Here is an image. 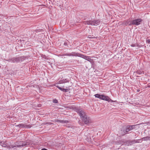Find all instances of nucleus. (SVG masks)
Instances as JSON below:
<instances>
[{"instance_id":"1a4fd4ad","label":"nucleus","mask_w":150,"mask_h":150,"mask_svg":"<svg viewBox=\"0 0 150 150\" xmlns=\"http://www.w3.org/2000/svg\"><path fill=\"white\" fill-rule=\"evenodd\" d=\"M80 57L90 62H91L93 61V60L92 59L89 57L88 56H85L82 54H81Z\"/></svg>"},{"instance_id":"4be33fe9","label":"nucleus","mask_w":150,"mask_h":150,"mask_svg":"<svg viewBox=\"0 0 150 150\" xmlns=\"http://www.w3.org/2000/svg\"><path fill=\"white\" fill-rule=\"evenodd\" d=\"M69 122L68 120H63V123H67Z\"/></svg>"},{"instance_id":"ddd939ff","label":"nucleus","mask_w":150,"mask_h":150,"mask_svg":"<svg viewBox=\"0 0 150 150\" xmlns=\"http://www.w3.org/2000/svg\"><path fill=\"white\" fill-rule=\"evenodd\" d=\"M139 140H140L141 141L150 140V137L147 136L146 137H144L139 139Z\"/></svg>"},{"instance_id":"7ed1b4c3","label":"nucleus","mask_w":150,"mask_h":150,"mask_svg":"<svg viewBox=\"0 0 150 150\" xmlns=\"http://www.w3.org/2000/svg\"><path fill=\"white\" fill-rule=\"evenodd\" d=\"M94 96L96 98L108 102H114L115 101L111 100L108 96H105L103 94H96L94 95Z\"/></svg>"},{"instance_id":"9b49d317","label":"nucleus","mask_w":150,"mask_h":150,"mask_svg":"<svg viewBox=\"0 0 150 150\" xmlns=\"http://www.w3.org/2000/svg\"><path fill=\"white\" fill-rule=\"evenodd\" d=\"M132 130V128L131 126L129 125H127L126 127L124 132L125 133V134L126 133H127L128 132Z\"/></svg>"},{"instance_id":"412c9836","label":"nucleus","mask_w":150,"mask_h":150,"mask_svg":"<svg viewBox=\"0 0 150 150\" xmlns=\"http://www.w3.org/2000/svg\"><path fill=\"white\" fill-rule=\"evenodd\" d=\"M146 42L147 43H148L150 44V39L147 40H146Z\"/></svg>"},{"instance_id":"a211bd4d","label":"nucleus","mask_w":150,"mask_h":150,"mask_svg":"<svg viewBox=\"0 0 150 150\" xmlns=\"http://www.w3.org/2000/svg\"><path fill=\"white\" fill-rule=\"evenodd\" d=\"M139 141H141L140 140H139V139H134L133 140V141L134 142V144L136 143H139L140 142H140Z\"/></svg>"},{"instance_id":"b1692460","label":"nucleus","mask_w":150,"mask_h":150,"mask_svg":"<svg viewBox=\"0 0 150 150\" xmlns=\"http://www.w3.org/2000/svg\"><path fill=\"white\" fill-rule=\"evenodd\" d=\"M59 122L60 123H63V120H58L57 122Z\"/></svg>"},{"instance_id":"4468645a","label":"nucleus","mask_w":150,"mask_h":150,"mask_svg":"<svg viewBox=\"0 0 150 150\" xmlns=\"http://www.w3.org/2000/svg\"><path fill=\"white\" fill-rule=\"evenodd\" d=\"M56 86L57 88L58 89H59L61 91H63L64 92H67V89H64L62 88H61L58 85H56Z\"/></svg>"},{"instance_id":"5701e85b","label":"nucleus","mask_w":150,"mask_h":150,"mask_svg":"<svg viewBox=\"0 0 150 150\" xmlns=\"http://www.w3.org/2000/svg\"><path fill=\"white\" fill-rule=\"evenodd\" d=\"M136 44H132L131 45V46L132 47H134L136 46Z\"/></svg>"},{"instance_id":"393cba45","label":"nucleus","mask_w":150,"mask_h":150,"mask_svg":"<svg viewBox=\"0 0 150 150\" xmlns=\"http://www.w3.org/2000/svg\"><path fill=\"white\" fill-rule=\"evenodd\" d=\"M64 45L65 46H67L68 45V44L67 42H64Z\"/></svg>"},{"instance_id":"20e7f679","label":"nucleus","mask_w":150,"mask_h":150,"mask_svg":"<svg viewBox=\"0 0 150 150\" xmlns=\"http://www.w3.org/2000/svg\"><path fill=\"white\" fill-rule=\"evenodd\" d=\"M85 25H87L93 26H97L100 23V21L98 19L89 20L88 21H85L83 22Z\"/></svg>"},{"instance_id":"f3484780","label":"nucleus","mask_w":150,"mask_h":150,"mask_svg":"<svg viewBox=\"0 0 150 150\" xmlns=\"http://www.w3.org/2000/svg\"><path fill=\"white\" fill-rule=\"evenodd\" d=\"M69 82V80L67 79H63L61 81L62 83H65L68 82Z\"/></svg>"},{"instance_id":"6ab92c4d","label":"nucleus","mask_w":150,"mask_h":150,"mask_svg":"<svg viewBox=\"0 0 150 150\" xmlns=\"http://www.w3.org/2000/svg\"><path fill=\"white\" fill-rule=\"evenodd\" d=\"M61 56H69V53H65L64 52L61 55Z\"/></svg>"},{"instance_id":"6e6552de","label":"nucleus","mask_w":150,"mask_h":150,"mask_svg":"<svg viewBox=\"0 0 150 150\" xmlns=\"http://www.w3.org/2000/svg\"><path fill=\"white\" fill-rule=\"evenodd\" d=\"M91 15L90 14H85L82 16V18L85 21H88L89 20H91L90 17Z\"/></svg>"},{"instance_id":"0eeeda50","label":"nucleus","mask_w":150,"mask_h":150,"mask_svg":"<svg viewBox=\"0 0 150 150\" xmlns=\"http://www.w3.org/2000/svg\"><path fill=\"white\" fill-rule=\"evenodd\" d=\"M17 127L19 128H24L25 129H30L31 128L32 126L30 125H27L26 124H21L16 126Z\"/></svg>"},{"instance_id":"a878e982","label":"nucleus","mask_w":150,"mask_h":150,"mask_svg":"<svg viewBox=\"0 0 150 150\" xmlns=\"http://www.w3.org/2000/svg\"><path fill=\"white\" fill-rule=\"evenodd\" d=\"M41 150H48L45 148H43V149H42Z\"/></svg>"},{"instance_id":"aec40b11","label":"nucleus","mask_w":150,"mask_h":150,"mask_svg":"<svg viewBox=\"0 0 150 150\" xmlns=\"http://www.w3.org/2000/svg\"><path fill=\"white\" fill-rule=\"evenodd\" d=\"M53 102L54 103H58V101L56 99L53 100Z\"/></svg>"},{"instance_id":"dca6fc26","label":"nucleus","mask_w":150,"mask_h":150,"mask_svg":"<svg viewBox=\"0 0 150 150\" xmlns=\"http://www.w3.org/2000/svg\"><path fill=\"white\" fill-rule=\"evenodd\" d=\"M0 145L4 147H6L7 146V144L5 143L4 142H0Z\"/></svg>"},{"instance_id":"2eb2a0df","label":"nucleus","mask_w":150,"mask_h":150,"mask_svg":"<svg viewBox=\"0 0 150 150\" xmlns=\"http://www.w3.org/2000/svg\"><path fill=\"white\" fill-rule=\"evenodd\" d=\"M139 124L133 125H131L132 128V130L133 129H136L139 127Z\"/></svg>"},{"instance_id":"f8f14e48","label":"nucleus","mask_w":150,"mask_h":150,"mask_svg":"<svg viewBox=\"0 0 150 150\" xmlns=\"http://www.w3.org/2000/svg\"><path fill=\"white\" fill-rule=\"evenodd\" d=\"M134 144L133 140H128L126 141L125 144L128 146Z\"/></svg>"},{"instance_id":"423d86ee","label":"nucleus","mask_w":150,"mask_h":150,"mask_svg":"<svg viewBox=\"0 0 150 150\" xmlns=\"http://www.w3.org/2000/svg\"><path fill=\"white\" fill-rule=\"evenodd\" d=\"M143 21V20L140 18H135L131 21L129 25L137 26L140 25Z\"/></svg>"},{"instance_id":"39448f33","label":"nucleus","mask_w":150,"mask_h":150,"mask_svg":"<svg viewBox=\"0 0 150 150\" xmlns=\"http://www.w3.org/2000/svg\"><path fill=\"white\" fill-rule=\"evenodd\" d=\"M30 142L28 141H21L18 144L16 145H12L11 147L12 148L16 149L17 147L18 148H22L24 146H28L30 145Z\"/></svg>"},{"instance_id":"9d476101","label":"nucleus","mask_w":150,"mask_h":150,"mask_svg":"<svg viewBox=\"0 0 150 150\" xmlns=\"http://www.w3.org/2000/svg\"><path fill=\"white\" fill-rule=\"evenodd\" d=\"M81 54L79 53L78 52H72L69 53V56H77L80 57Z\"/></svg>"},{"instance_id":"f03ea898","label":"nucleus","mask_w":150,"mask_h":150,"mask_svg":"<svg viewBox=\"0 0 150 150\" xmlns=\"http://www.w3.org/2000/svg\"><path fill=\"white\" fill-rule=\"evenodd\" d=\"M25 59L26 57L23 56L19 57H13L7 59L6 61L11 63H21L25 60Z\"/></svg>"},{"instance_id":"bb28decb","label":"nucleus","mask_w":150,"mask_h":150,"mask_svg":"<svg viewBox=\"0 0 150 150\" xmlns=\"http://www.w3.org/2000/svg\"><path fill=\"white\" fill-rule=\"evenodd\" d=\"M80 125H82V123H81L80 124Z\"/></svg>"},{"instance_id":"f257e3e1","label":"nucleus","mask_w":150,"mask_h":150,"mask_svg":"<svg viewBox=\"0 0 150 150\" xmlns=\"http://www.w3.org/2000/svg\"><path fill=\"white\" fill-rule=\"evenodd\" d=\"M76 110L86 124L90 122L89 118L87 117L86 113L81 108H77L76 109Z\"/></svg>"}]
</instances>
